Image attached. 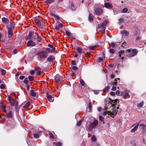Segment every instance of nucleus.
I'll use <instances>...</instances> for the list:
<instances>
[{"mask_svg":"<svg viewBox=\"0 0 146 146\" xmlns=\"http://www.w3.org/2000/svg\"><path fill=\"white\" fill-rule=\"evenodd\" d=\"M98 121L96 120H94V121L90 123L88 126V130L89 131H92L93 129L95 128L98 125Z\"/></svg>","mask_w":146,"mask_h":146,"instance_id":"1","label":"nucleus"},{"mask_svg":"<svg viewBox=\"0 0 146 146\" xmlns=\"http://www.w3.org/2000/svg\"><path fill=\"white\" fill-rule=\"evenodd\" d=\"M110 76L111 78L112 79V80L113 81V82L111 84L113 86L111 89L115 91L116 89V86H117V80L116 79H115L113 81V79L115 77V76L114 74H111L110 75Z\"/></svg>","mask_w":146,"mask_h":146,"instance_id":"2","label":"nucleus"},{"mask_svg":"<svg viewBox=\"0 0 146 146\" xmlns=\"http://www.w3.org/2000/svg\"><path fill=\"white\" fill-rule=\"evenodd\" d=\"M131 52V54L128 55L129 57H132L136 55L137 53V51L136 49H134L131 51L130 49H129L126 50L125 51V53L127 54Z\"/></svg>","mask_w":146,"mask_h":146,"instance_id":"3","label":"nucleus"},{"mask_svg":"<svg viewBox=\"0 0 146 146\" xmlns=\"http://www.w3.org/2000/svg\"><path fill=\"white\" fill-rule=\"evenodd\" d=\"M39 58L40 59H42L48 56V53L45 52H42L38 54Z\"/></svg>","mask_w":146,"mask_h":146,"instance_id":"4","label":"nucleus"},{"mask_svg":"<svg viewBox=\"0 0 146 146\" xmlns=\"http://www.w3.org/2000/svg\"><path fill=\"white\" fill-rule=\"evenodd\" d=\"M8 29L7 33V37L8 38L9 40H10L12 39V36L13 35V30L7 29Z\"/></svg>","mask_w":146,"mask_h":146,"instance_id":"5","label":"nucleus"},{"mask_svg":"<svg viewBox=\"0 0 146 146\" xmlns=\"http://www.w3.org/2000/svg\"><path fill=\"white\" fill-rule=\"evenodd\" d=\"M139 125V122L137 123H135L133 124L132 125V127H133L134 128L132 129L131 130V132H135L137 129L138 126Z\"/></svg>","mask_w":146,"mask_h":146,"instance_id":"6","label":"nucleus"},{"mask_svg":"<svg viewBox=\"0 0 146 146\" xmlns=\"http://www.w3.org/2000/svg\"><path fill=\"white\" fill-rule=\"evenodd\" d=\"M117 111L116 110V108H115V107H114L111 112L110 111V112L111 113V114H110V116L113 117H114L117 114Z\"/></svg>","mask_w":146,"mask_h":146,"instance_id":"7","label":"nucleus"},{"mask_svg":"<svg viewBox=\"0 0 146 146\" xmlns=\"http://www.w3.org/2000/svg\"><path fill=\"white\" fill-rule=\"evenodd\" d=\"M27 45L28 47H32L35 46L36 45V43L33 42V40H30L27 42Z\"/></svg>","mask_w":146,"mask_h":146,"instance_id":"8","label":"nucleus"},{"mask_svg":"<svg viewBox=\"0 0 146 146\" xmlns=\"http://www.w3.org/2000/svg\"><path fill=\"white\" fill-rule=\"evenodd\" d=\"M95 13L98 15H100L103 12V10L100 8H95L94 9Z\"/></svg>","mask_w":146,"mask_h":146,"instance_id":"9","label":"nucleus"},{"mask_svg":"<svg viewBox=\"0 0 146 146\" xmlns=\"http://www.w3.org/2000/svg\"><path fill=\"white\" fill-rule=\"evenodd\" d=\"M63 26V25L62 24L59 23L54 26V29L56 31H58L60 30V28H62Z\"/></svg>","mask_w":146,"mask_h":146,"instance_id":"10","label":"nucleus"},{"mask_svg":"<svg viewBox=\"0 0 146 146\" xmlns=\"http://www.w3.org/2000/svg\"><path fill=\"white\" fill-rule=\"evenodd\" d=\"M108 23V21H105L100 25H99L100 27L102 28V30L104 31H105V26Z\"/></svg>","mask_w":146,"mask_h":146,"instance_id":"11","label":"nucleus"},{"mask_svg":"<svg viewBox=\"0 0 146 146\" xmlns=\"http://www.w3.org/2000/svg\"><path fill=\"white\" fill-rule=\"evenodd\" d=\"M117 102V100H110L108 103V104L109 105H110L112 107L114 106L116 104Z\"/></svg>","mask_w":146,"mask_h":146,"instance_id":"12","label":"nucleus"},{"mask_svg":"<svg viewBox=\"0 0 146 146\" xmlns=\"http://www.w3.org/2000/svg\"><path fill=\"white\" fill-rule=\"evenodd\" d=\"M55 79L56 82L58 83L62 80V78L61 76L57 74L55 77Z\"/></svg>","mask_w":146,"mask_h":146,"instance_id":"13","label":"nucleus"},{"mask_svg":"<svg viewBox=\"0 0 146 146\" xmlns=\"http://www.w3.org/2000/svg\"><path fill=\"white\" fill-rule=\"evenodd\" d=\"M10 27H9L8 25H6V26L7 28L13 30L15 27V25L13 22L11 20L10 21Z\"/></svg>","mask_w":146,"mask_h":146,"instance_id":"14","label":"nucleus"},{"mask_svg":"<svg viewBox=\"0 0 146 146\" xmlns=\"http://www.w3.org/2000/svg\"><path fill=\"white\" fill-rule=\"evenodd\" d=\"M104 6L106 8L108 9H113V6L111 4L108 2L104 4Z\"/></svg>","mask_w":146,"mask_h":146,"instance_id":"15","label":"nucleus"},{"mask_svg":"<svg viewBox=\"0 0 146 146\" xmlns=\"http://www.w3.org/2000/svg\"><path fill=\"white\" fill-rule=\"evenodd\" d=\"M47 98L48 101L49 102H52L54 101V98L51 95L48 94H47Z\"/></svg>","mask_w":146,"mask_h":146,"instance_id":"16","label":"nucleus"},{"mask_svg":"<svg viewBox=\"0 0 146 146\" xmlns=\"http://www.w3.org/2000/svg\"><path fill=\"white\" fill-rule=\"evenodd\" d=\"M13 113L11 110H10L9 111L6 113V116L9 118H12L13 117Z\"/></svg>","mask_w":146,"mask_h":146,"instance_id":"17","label":"nucleus"},{"mask_svg":"<svg viewBox=\"0 0 146 146\" xmlns=\"http://www.w3.org/2000/svg\"><path fill=\"white\" fill-rule=\"evenodd\" d=\"M129 92V91L126 90L123 92V94L124 98H127L129 97L130 96L128 94Z\"/></svg>","mask_w":146,"mask_h":146,"instance_id":"18","label":"nucleus"},{"mask_svg":"<svg viewBox=\"0 0 146 146\" xmlns=\"http://www.w3.org/2000/svg\"><path fill=\"white\" fill-rule=\"evenodd\" d=\"M76 50L80 54H81L84 52L83 49L80 47H76Z\"/></svg>","mask_w":146,"mask_h":146,"instance_id":"19","label":"nucleus"},{"mask_svg":"<svg viewBox=\"0 0 146 146\" xmlns=\"http://www.w3.org/2000/svg\"><path fill=\"white\" fill-rule=\"evenodd\" d=\"M121 33L122 35V36H127L129 35V32L126 30H124L121 31Z\"/></svg>","mask_w":146,"mask_h":146,"instance_id":"20","label":"nucleus"},{"mask_svg":"<svg viewBox=\"0 0 146 146\" xmlns=\"http://www.w3.org/2000/svg\"><path fill=\"white\" fill-rule=\"evenodd\" d=\"M71 8L72 10H75L77 7L76 5L74 3H72L71 4Z\"/></svg>","mask_w":146,"mask_h":146,"instance_id":"21","label":"nucleus"},{"mask_svg":"<svg viewBox=\"0 0 146 146\" xmlns=\"http://www.w3.org/2000/svg\"><path fill=\"white\" fill-rule=\"evenodd\" d=\"M38 35L36 33H34L31 39L33 40H35V39H36L37 37H38Z\"/></svg>","mask_w":146,"mask_h":146,"instance_id":"22","label":"nucleus"},{"mask_svg":"<svg viewBox=\"0 0 146 146\" xmlns=\"http://www.w3.org/2000/svg\"><path fill=\"white\" fill-rule=\"evenodd\" d=\"M2 21L3 22L5 23H7L9 22V20L5 17H3L2 18Z\"/></svg>","mask_w":146,"mask_h":146,"instance_id":"23","label":"nucleus"},{"mask_svg":"<svg viewBox=\"0 0 146 146\" xmlns=\"http://www.w3.org/2000/svg\"><path fill=\"white\" fill-rule=\"evenodd\" d=\"M29 94L32 96L34 97L36 96V93L33 90H31L30 91Z\"/></svg>","mask_w":146,"mask_h":146,"instance_id":"24","label":"nucleus"},{"mask_svg":"<svg viewBox=\"0 0 146 146\" xmlns=\"http://www.w3.org/2000/svg\"><path fill=\"white\" fill-rule=\"evenodd\" d=\"M55 1V0H45L44 1V2L47 4H50Z\"/></svg>","mask_w":146,"mask_h":146,"instance_id":"25","label":"nucleus"},{"mask_svg":"<svg viewBox=\"0 0 146 146\" xmlns=\"http://www.w3.org/2000/svg\"><path fill=\"white\" fill-rule=\"evenodd\" d=\"M55 48H47V50L50 52L51 53L54 52L55 51Z\"/></svg>","mask_w":146,"mask_h":146,"instance_id":"26","label":"nucleus"},{"mask_svg":"<svg viewBox=\"0 0 146 146\" xmlns=\"http://www.w3.org/2000/svg\"><path fill=\"white\" fill-rule=\"evenodd\" d=\"M88 18L90 21H91L93 20V16L92 14L89 13Z\"/></svg>","mask_w":146,"mask_h":146,"instance_id":"27","label":"nucleus"},{"mask_svg":"<svg viewBox=\"0 0 146 146\" xmlns=\"http://www.w3.org/2000/svg\"><path fill=\"white\" fill-rule=\"evenodd\" d=\"M1 109L5 113H6V111L5 110L6 106L4 105H2L1 106Z\"/></svg>","mask_w":146,"mask_h":146,"instance_id":"28","label":"nucleus"},{"mask_svg":"<svg viewBox=\"0 0 146 146\" xmlns=\"http://www.w3.org/2000/svg\"><path fill=\"white\" fill-rule=\"evenodd\" d=\"M34 33V32L32 31H30L29 33L28 36V37H29V38H30L31 39L32 38Z\"/></svg>","mask_w":146,"mask_h":146,"instance_id":"29","label":"nucleus"},{"mask_svg":"<svg viewBox=\"0 0 146 146\" xmlns=\"http://www.w3.org/2000/svg\"><path fill=\"white\" fill-rule=\"evenodd\" d=\"M47 60L49 62H52L53 61V56H50L47 59Z\"/></svg>","mask_w":146,"mask_h":146,"instance_id":"30","label":"nucleus"},{"mask_svg":"<svg viewBox=\"0 0 146 146\" xmlns=\"http://www.w3.org/2000/svg\"><path fill=\"white\" fill-rule=\"evenodd\" d=\"M144 103L143 102H141L139 103H138L137 105V106L139 108H141L143 105Z\"/></svg>","mask_w":146,"mask_h":146,"instance_id":"31","label":"nucleus"},{"mask_svg":"<svg viewBox=\"0 0 146 146\" xmlns=\"http://www.w3.org/2000/svg\"><path fill=\"white\" fill-rule=\"evenodd\" d=\"M99 46V45H96L94 46H90L89 47V48L90 49L93 50H94L96 47H98Z\"/></svg>","mask_w":146,"mask_h":146,"instance_id":"32","label":"nucleus"},{"mask_svg":"<svg viewBox=\"0 0 146 146\" xmlns=\"http://www.w3.org/2000/svg\"><path fill=\"white\" fill-rule=\"evenodd\" d=\"M9 102L11 106H15V102L13 99L12 100Z\"/></svg>","mask_w":146,"mask_h":146,"instance_id":"33","label":"nucleus"},{"mask_svg":"<svg viewBox=\"0 0 146 146\" xmlns=\"http://www.w3.org/2000/svg\"><path fill=\"white\" fill-rule=\"evenodd\" d=\"M103 114L104 115H110V114H111V113L110 112V111H107L104 112L103 113Z\"/></svg>","mask_w":146,"mask_h":146,"instance_id":"34","label":"nucleus"},{"mask_svg":"<svg viewBox=\"0 0 146 146\" xmlns=\"http://www.w3.org/2000/svg\"><path fill=\"white\" fill-rule=\"evenodd\" d=\"M54 144L56 146H62V143L60 142H54Z\"/></svg>","mask_w":146,"mask_h":146,"instance_id":"35","label":"nucleus"},{"mask_svg":"<svg viewBox=\"0 0 146 146\" xmlns=\"http://www.w3.org/2000/svg\"><path fill=\"white\" fill-rule=\"evenodd\" d=\"M109 51L110 53L113 54L115 52V50L114 49L111 48L109 50Z\"/></svg>","mask_w":146,"mask_h":146,"instance_id":"36","label":"nucleus"},{"mask_svg":"<svg viewBox=\"0 0 146 146\" xmlns=\"http://www.w3.org/2000/svg\"><path fill=\"white\" fill-rule=\"evenodd\" d=\"M91 140L93 141H95L96 140V138L95 136L93 135L91 138Z\"/></svg>","mask_w":146,"mask_h":146,"instance_id":"37","label":"nucleus"},{"mask_svg":"<svg viewBox=\"0 0 146 146\" xmlns=\"http://www.w3.org/2000/svg\"><path fill=\"white\" fill-rule=\"evenodd\" d=\"M125 52V51H124L123 50H121V51H119L118 52V54H119V57H121V55L122 54H124Z\"/></svg>","mask_w":146,"mask_h":146,"instance_id":"38","label":"nucleus"},{"mask_svg":"<svg viewBox=\"0 0 146 146\" xmlns=\"http://www.w3.org/2000/svg\"><path fill=\"white\" fill-rule=\"evenodd\" d=\"M30 105V102H27L24 105V107L26 108H28Z\"/></svg>","mask_w":146,"mask_h":146,"instance_id":"39","label":"nucleus"},{"mask_svg":"<svg viewBox=\"0 0 146 146\" xmlns=\"http://www.w3.org/2000/svg\"><path fill=\"white\" fill-rule=\"evenodd\" d=\"M88 108L89 109V111L91 112L92 109V105L91 102H89L88 105Z\"/></svg>","mask_w":146,"mask_h":146,"instance_id":"40","label":"nucleus"},{"mask_svg":"<svg viewBox=\"0 0 146 146\" xmlns=\"http://www.w3.org/2000/svg\"><path fill=\"white\" fill-rule=\"evenodd\" d=\"M80 84H81V85L82 86H84L85 83H84V81L83 80H82V79L80 80Z\"/></svg>","mask_w":146,"mask_h":146,"instance_id":"41","label":"nucleus"},{"mask_svg":"<svg viewBox=\"0 0 146 146\" xmlns=\"http://www.w3.org/2000/svg\"><path fill=\"white\" fill-rule=\"evenodd\" d=\"M1 74L3 75H4L6 72L5 70H4L1 69Z\"/></svg>","mask_w":146,"mask_h":146,"instance_id":"42","label":"nucleus"},{"mask_svg":"<svg viewBox=\"0 0 146 146\" xmlns=\"http://www.w3.org/2000/svg\"><path fill=\"white\" fill-rule=\"evenodd\" d=\"M128 9L127 8H124L122 10V12L123 13H126L127 12Z\"/></svg>","mask_w":146,"mask_h":146,"instance_id":"43","label":"nucleus"},{"mask_svg":"<svg viewBox=\"0 0 146 146\" xmlns=\"http://www.w3.org/2000/svg\"><path fill=\"white\" fill-rule=\"evenodd\" d=\"M116 94L118 96H120L122 95V92H120L119 91L117 90L115 92Z\"/></svg>","mask_w":146,"mask_h":146,"instance_id":"44","label":"nucleus"},{"mask_svg":"<svg viewBox=\"0 0 146 146\" xmlns=\"http://www.w3.org/2000/svg\"><path fill=\"white\" fill-rule=\"evenodd\" d=\"M35 23L38 25H40V22L37 19H36L35 20Z\"/></svg>","mask_w":146,"mask_h":146,"instance_id":"45","label":"nucleus"},{"mask_svg":"<svg viewBox=\"0 0 146 146\" xmlns=\"http://www.w3.org/2000/svg\"><path fill=\"white\" fill-rule=\"evenodd\" d=\"M82 122V120H80L77 123V126H79L80 125Z\"/></svg>","mask_w":146,"mask_h":146,"instance_id":"46","label":"nucleus"},{"mask_svg":"<svg viewBox=\"0 0 146 146\" xmlns=\"http://www.w3.org/2000/svg\"><path fill=\"white\" fill-rule=\"evenodd\" d=\"M36 39L37 40V41L38 42H40L41 41L42 39V38L41 37H40L39 36H38V37H37Z\"/></svg>","mask_w":146,"mask_h":146,"instance_id":"47","label":"nucleus"},{"mask_svg":"<svg viewBox=\"0 0 146 146\" xmlns=\"http://www.w3.org/2000/svg\"><path fill=\"white\" fill-rule=\"evenodd\" d=\"M24 83L25 84H27L28 83V78H25L24 81Z\"/></svg>","mask_w":146,"mask_h":146,"instance_id":"48","label":"nucleus"},{"mask_svg":"<svg viewBox=\"0 0 146 146\" xmlns=\"http://www.w3.org/2000/svg\"><path fill=\"white\" fill-rule=\"evenodd\" d=\"M143 128V133H146V126L142 127Z\"/></svg>","mask_w":146,"mask_h":146,"instance_id":"49","label":"nucleus"},{"mask_svg":"<svg viewBox=\"0 0 146 146\" xmlns=\"http://www.w3.org/2000/svg\"><path fill=\"white\" fill-rule=\"evenodd\" d=\"M49 135L50 138L51 139H54V137L53 136V134L51 133H49Z\"/></svg>","mask_w":146,"mask_h":146,"instance_id":"50","label":"nucleus"},{"mask_svg":"<svg viewBox=\"0 0 146 146\" xmlns=\"http://www.w3.org/2000/svg\"><path fill=\"white\" fill-rule=\"evenodd\" d=\"M99 119L102 122H103L104 121V118L102 116H100L99 117Z\"/></svg>","mask_w":146,"mask_h":146,"instance_id":"51","label":"nucleus"},{"mask_svg":"<svg viewBox=\"0 0 146 146\" xmlns=\"http://www.w3.org/2000/svg\"><path fill=\"white\" fill-rule=\"evenodd\" d=\"M71 64L72 65H76V62L75 60H72L71 61Z\"/></svg>","mask_w":146,"mask_h":146,"instance_id":"52","label":"nucleus"},{"mask_svg":"<svg viewBox=\"0 0 146 146\" xmlns=\"http://www.w3.org/2000/svg\"><path fill=\"white\" fill-rule=\"evenodd\" d=\"M28 78L29 80L31 81L33 80V77L31 76H29Z\"/></svg>","mask_w":146,"mask_h":146,"instance_id":"53","label":"nucleus"},{"mask_svg":"<svg viewBox=\"0 0 146 146\" xmlns=\"http://www.w3.org/2000/svg\"><path fill=\"white\" fill-rule=\"evenodd\" d=\"M0 87L1 88L4 89L5 87V86L4 84H2L1 85Z\"/></svg>","mask_w":146,"mask_h":146,"instance_id":"54","label":"nucleus"},{"mask_svg":"<svg viewBox=\"0 0 146 146\" xmlns=\"http://www.w3.org/2000/svg\"><path fill=\"white\" fill-rule=\"evenodd\" d=\"M66 35L68 36H69L70 35V33L67 31H66Z\"/></svg>","mask_w":146,"mask_h":146,"instance_id":"55","label":"nucleus"},{"mask_svg":"<svg viewBox=\"0 0 146 146\" xmlns=\"http://www.w3.org/2000/svg\"><path fill=\"white\" fill-rule=\"evenodd\" d=\"M86 55L87 56L90 57V56L91 55V54L90 52H88L86 53Z\"/></svg>","mask_w":146,"mask_h":146,"instance_id":"56","label":"nucleus"},{"mask_svg":"<svg viewBox=\"0 0 146 146\" xmlns=\"http://www.w3.org/2000/svg\"><path fill=\"white\" fill-rule=\"evenodd\" d=\"M33 135L34 137L35 138H37L38 136V134L36 133L34 134Z\"/></svg>","mask_w":146,"mask_h":146,"instance_id":"57","label":"nucleus"},{"mask_svg":"<svg viewBox=\"0 0 146 146\" xmlns=\"http://www.w3.org/2000/svg\"><path fill=\"white\" fill-rule=\"evenodd\" d=\"M18 102H15V108L17 109L18 106Z\"/></svg>","mask_w":146,"mask_h":146,"instance_id":"58","label":"nucleus"},{"mask_svg":"<svg viewBox=\"0 0 146 146\" xmlns=\"http://www.w3.org/2000/svg\"><path fill=\"white\" fill-rule=\"evenodd\" d=\"M111 45L112 47H115V44L114 42L111 43Z\"/></svg>","mask_w":146,"mask_h":146,"instance_id":"59","label":"nucleus"},{"mask_svg":"<svg viewBox=\"0 0 146 146\" xmlns=\"http://www.w3.org/2000/svg\"><path fill=\"white\" fill-rule=\"evenodd\" d=\"M25 78V76H21L19 77V79L20 80H22Z\"/></svg>","mask_w":146,"mask_h":146,"instance_id":"60","label":"nucleus"},{"mask_svg":"<svg viewBox=\"0 0 146 146\" xmlns=\"http://www.w3.org/2000/svg\"><path fill=\"white\" fill-rule=\"evenodd\" d=\"M30 73L31 75H33L35 73V71L33 70H32L30 71Z\"/></svg>","mask_w":146,"mask_h":146,"instance_id":"61","label":"nucleus"},{"mask_svg":"<svg viewBox=\"0 0 146 146\" xmlns=\"http://www.w3.org/2000/svg\"><path fill=\"white\" fill-rule=\"evenodd\" d=\"M72 68L73 70H75L77 69V67L76 66H73Z\"/></svg>","mask_w":146,"mask_h":146,"instance_id":"62","label":"nucleus"},{"mask_svg":"<svg viewBox=\"0 0 146 146\" xmlns=\"http://www.w3.org/2000/svg\"><path fill=\"white\" fill-rule=\"evenodd\" d=\"M8 100H9V102H10V101H11L12 100H13L12 99L11 97L10 96H8Z\"/></svg>","mask_w":146,"mask_h":146,"instance_id":"63","label":"nucleus"},{"mask_svg":"<svg viewBox=\"0 0 146 146\" xmlns=\"http://www.w3.org/2000/svg\"><path fill=\"white\" fill-rule=\"evenodd\" d=\"M13 53L14 54H15L17 53V50L15 49H14L13 51Z\"/></svg>","mask_w":146,"mask_h":146,"instance_id":"64","label":"nucleus"}]
</instances>
